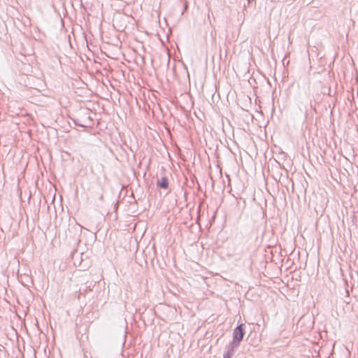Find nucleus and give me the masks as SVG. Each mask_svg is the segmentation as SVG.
<instances>
[{
  "label": "nucleus",
  "instance_id": "obj_1",
  "mask_svg": "<svg viewBox=\"0 0 358 358\" xmlns=\"http://www.w3.org/2000/svg\"><path fill=\"white\" fill-rule=\"evenodd\" d=\"M243 337H233V340L225 347V351L223 355L224 358H231L234 355Z\"/></svg>",
  "mask_w": 358,
  "mask_h": 358
},
{
  "label": "nucleus",
  "instance_id": "obj_2",
  "mask_svg": "<svg viewBox=\"0 0 358 358\" xmlns=\"http://www.w3.org/2000/svg\"><path fill=\"white\" fill-rule=\"evenodd\" d=\"M157 185L160 188L168 189L169 187V182L168 178L166 177H163L161 178V180H157Z\"/></svg>",
  "mask_w": 358,
  "mask_h": 358
},
{
  "label": "nucleus",
  "instance_id": "obj_3",
  "mask_svg": "<svg viewBox=\"0 0 358 358\" xmlns=\"http://www.w3.org/2000/svg\"><path fill=\"white\" fill-rule=\"evenodd\" d=\"M243 326L244 324H242L236 327L234 330L233 336H244L245 330Z\"/></svg>",
  "mask_w": 358,
  "mask_h": 358
},
{
  "label": "nucleus",
  "instance_id": "obj_4",
  "mask_svg": "<svg viewBox=\"0 0 358 358\" xmlns=\"http://www.w3.org/2000/svg\"><path fill=\"white\" fill-rule=\"evenodd\" d=\"M96 195L97 196V199L100 201H102L103 200V194L102 189H101L100 191H98L97 192H96Z\"/></svg>",
  "mask_w": 358,
  "mask_h": 358
},
{
  "label": "nucleus",
  "instance_id": "obj_5",
  "mask_svg": "<svg viewBox=\"0 0 358 358\" xmlns=\"http://www.w3.org/2000/svg\"><path fill=\"white\" fill-rule=\"evenodd\" d=\"M74 123H75L76 125H78V126H79V127H86V125H85V124H83V123H80V121H79V120H74Z\"/></svg>",
  "mask_w": 358,
  "mask_h": 358
},
{
  "label": "nucleus",
  "instance_id": "obj_6",
  "mask_svg": "<svg viewBox=\"0 0 358 358\" xmlns=\"http://www.w3.org/2000/svg\"><path fill=\"white\" fill-rule=\"evenodd\" d=\"M121 322H122V327H124V326L127 324V322H126L125 319H122V320H121Z\"/></svg>",
  "mask_w": 358,
  "mask_h": 358
},
{
  "label": "nucleus",
  "instance_id": "obj_7",
  "mask_svg": "<svg viewBox=\"0 0 358 358\" xmlns=\"http://www.w3.org/2000/svg\"><path fill=\"white\" fill-rule=\"evenodd\" d=\"M256 338H257V341H258V342H260V341H261V337H256Z\"/></svg>",
  "mask_w": 358,
  "mask_h": 358
},
{
  "label": "nucleus",
  "instance_id": "obj_8",
  "mask_svg": "<svg viewBox=\"0 0 358 358\" xmlns=\"http://www.w3.org/2000/svg\"><path fill=\"white\" fill-rule=\"evenodd\" d=\"M87 120H89L90 122H92V119L90 116L87 117Z\"/></svg>",
  "mask_w": 358,
  "mask_h": 358
},
{
  "label": "nucleus",
  "instance_id": "obj_9",
  "mask_svg": "<svg viewBox=\"0 0 358 358\" xmlns=\"http://www.w3.org/2000/svg\"><path fill=\"white\" fill-rule=\"evenodd\" d=\"M127 337H124L123 343H124L126 342V341H127Z\"/></svg>",
  "mask_w": 358,
  "mask_h": 358
}]
</instances>
